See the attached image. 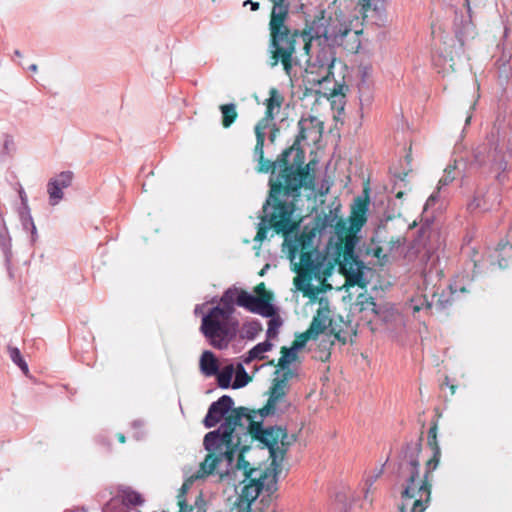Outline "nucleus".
<instances>
[{"instance_id": "obj_51", "label": "nucleus", "mask_w": 512, "mask_h": 512, "mask_svg": "<svg viewBox=\"0 0 512 512\" xmlns=\"http://www.w3.org/2000/svg\"><path fill=\"white\" fill-rule=\"evenodd\" d=\"M19 197H20V206L18 208H21V209L29 208L28 198H27L26 192L23 189V187H20V189H19Z\"/></svg>"}, {"instance_id": "obj_5", "label": "nucleus", "mask_w": 512, "mask_h": 512, "mask_svg": "<svg viewBox=\"0 0 512 512\" xmlns=\"http://www.w3.org/2000/svg\"><path fill=\"white\" fill-rule=\"evenodd\" d=\"M420 452L419 443L409 442L399 456L397 478L403 482L399 512H425L430 505L431 485L428 482V474L437 468L441 449L436 447L432 451V458L427 462V470L423 477L420 476Z\"/></svg>"}, {"instance_id": "obj_43", "label": "nucleus", "mask_w": 512, "mask_h": 512, "mask_svg": "<svg viewBox=\"0 0 512 512\" xmlns=\"http://www.w3.org/2000/svg\"><path fill=\"white\" fill-rule=\"evenodd\" d=\"M144 425V422L140 419H136L131 423V427L135 430L133 437L137 441L142 440L144 438V431L141 429Z\"/></svg>"}, {"instance_id": "obj_32", "label": "nucleus", "mask_w": 512, "mask_h": 512, "mask_svg": "<svg viewBox=\"0 0 512 512\" xmlns=\"http://www.w3.org/2000/svg\"><path fill=\"white\" fill-rule=\"evenodd\" d=\"M0 250L4 255V258H7V262H9V256H13V252L12 238L10 236L8 228L0 231Z\"/></svg>"}, {"instance_id": "obj_44", "label": "nucleus", "mask_w": 512, "mask_h": 512, "mask_svg": "<svg viewBox=\"0 0 512 512\" xmlns=\"http://www.w3.org/2000/svg\"><path fill=\"white\" fill-rule=\"evenodd\" d=\"M410 307L413 313L415 314L417 312H420L424 308L430 309L432 307V303H430L426 298H424L423 300H419V303L415 300H412Z\"/></svg>"}, {"instance_id": "obj_64", "label": "nucleus", "mask_w": 512, "mask_h": 512, "mask_svg": "<svg viewBox=\"0 0 512 512\" xmlns=\"http://www.w3.org/2000/svg\"><path fill=\"white\" fill-rule=\"evenodd\" d=\"M14 56H16V57H22V53H21V51H20V50H18V49L14 50Z\"/></svg>"}, {"instance_id": "obj_52", "label": "nucleus", "mask_w": 512, "mask_h": 512, "mask_svg": "<svg viewBox=\"0 0 512 512\" xmlns=\"http://www.w3.org/2000/svg\"><path fill=\"white\" fill-rule=\"evenodd\" d=\"M12 258L13 256H9V262H7V258H4V265L6 267L8 277L10 280H13L15 278L14 271L12 268Z\"/></svg>"}, {"instance_id": "obj_26", "label": "nucleus", "mask_w": 512, "mask_h": 512, "mask_svg": "<svg viewBox=\"0 0 512 512\" xmlns=\"http://www.w3.org/2000/svg\"><path fill=\"white\" fill-rule=\"evenodd\" d=\"M368 202L358 198L352 208L351 223L353 226L361 227L366 222V215L368 212Z\"/></svg>"}, {"instance_id": "obj_18", "label": "nucleus", "mask_w": 512, "mask_h": 512, "mask_svg": "<svg viewBox=\"0 0 512 512\" xmlns=\"http://www.w3.org/2000/svg\"><path fill=\"white\" fill-rule=\"evenodd\" d=\"M489 259L491 266H497L500 269L508 267L512 260V227L508 231L507 240L498 244Z\"/></svg>"}, {"instance_id": "obj_42", "label": "nucleus", "mask_w": 512, "mask_h": 512, "mask_svg": "<svg viewBox=\"0 0 512 512\" xmlns=\"http://www.w3.org/2000/svg\"><path fill=\"white\" fill-rule=\"evenodd\" d=\"M264 141H265V138H263V136L258 134V137H256V145L254 148V156L258 160V162H263V159H264V156H263Z\"/></svg>"}, {"instance_id": "obj_31", "label": "nucleus", "mask_w": 512, "mask_h": 512, "mask_svg": "<svg viewBox=\"0 0 512 512\" xmlns=\"http://www.w3.org/2000/svg\"><path fill=\"white\" fill-rule=\"evenodd\" d=\"M243 364L244 363H238L236 368L234 367L235 379H234V382L232 383L233 389L243 388L250 381V376L246 372Z\"/></svg>"}, {"instance_id": "obj_38", "label": "nucleus", "mask_w": 512, "mask_h": 512, "mask_svg": "<svg viewBox=\"0 0 512 512\" xmlns=\"http://www.w3.org/2000/svg\"><path fill=\"white\" fill-rule=\"evenodd\" d=\"M275 374L276 377L274 379L284 385H288L289 380L296 375V373L289 367L286 370H281L278 368Z\"/></svg>"}, {"instance_id": "obj_2", "label": "nucleus", "mask_w": 512, "mask_h": 512, "mask_svg": "<svg viewBox=\"0 0 512 512\" xmlns=\"http://www.w3.org/2000/svg\"><path fill=\"white\" fill-rule=\"evenodd\" d=\"M289 150L283 152V159L270 162L263 159L259 162L260 172H269L270 191L263 205V216L258 224L255 241L262 242L267 238V232L274 229L276 233H287L296 227L292 220L295 211V201L300 196L307 173L302 167L287 166L286 157Z\"/></svg>"}, {"instance_id": "obj_29", "label": "nucleus", "mask_w": 512, "mask_h": 512, "mask_svg": "<svg viewBox=\"0 0 512 512\" xmlns=\"http://www.w3.org/2000/svg\"><path fill=\"white\" fill-rule=\"evenodd\" d=\"M222 113V125L225 128H229L237 119L236 105L234 103H228L220 106Z\"/></svg>"}, {"instance_id": "obj_33", "label": "nucleus", "mask_w": 512, "mask_h": 512, "mask_svg": "<svg viewBox=\"0 0 512 512\" xmlns=\"http://www.w3.org/2000/svg\"><path fill=\"white\" fill-rule=\"evenodd\" d=\"M273 8L270 18H288L289 4L286 0H271Z\"/></svg>"}, {"instance_id": "obj_41", "label": "nucleus", "mask_w": 512, "mask_h": 512, "mask_svg": "<svg viewBox=\"0 0 512 512\" xmlns=\"http://www.w3.org/2000/svg\"><path fill=\"white\" fill-rule=\"evenodd\" d=\"M245 334L248 339H254L258 332L262 330V326L258 321H252L244 325Z\"/></svg>"}, {"instance_id": "obj_49", "label": "nucleus", "mask_w": 512, "mask_h": 512, "mask_svg": "<svg viewBox=\"0 0 512 512\" xmlns=\"http://www.w3.org/2000/svg\"><path fill=\"white\" fill-rule=\"evenodd\" d=\"M438 198H439V191L437 190V191L433 192L427 199L425 206H424V210L427 211L428 209L433 207L435 205V203L438 201Z\"/></svg>"}, {"instance_id": "obj_30", "label": "nucleus", "mask_w": 512, "mask_h": 512, "mask_svg": "<svg viewBox=\"0 0 512 512\" xmlns=\"http://www.w3.org/2000/svg\"><path fill=\"white\" fill-rule=\"evenodd\" d=\"M282 103V97L275 88L270 89V96L266 101V114L275 117V111L277 112Z\"/></svg>"}, {"instance_id": "obj_10", "label": "nucleus", "mask_w": 512, "mask_h": 512, "mask_svg": "<svg viewBox=\"0 0 512 512\" xmlns=\"http://www.w3.org/2000/svg\"><path fill=\"white\" fill-rule=\"evenodd\" d=\"M342 43L323 42L317 44L315 53L311 54L307 60L305 68L306 81L313 85H321L329 81L333 75L332 69L336 60L334 46Z\"/></svg>"}, {"instance_id": "obj_61", "label": "nucleus", "mask_w": 512, "mask_h": 512, "mask_svg": "<svg viewBox=\"0 0 512 512\" xmlns=\"http://www.w3.org/2000/svg\"><path fill=\"white\" fill-rule=\"evenodd\" d=\"M118 440H119V442L124 443L126 441V438L122 433H120L118 435Z\"/></svg>"}, {"instance_id": "obj_45", "label": "nucleus", "mask_w": 512, "mask_h": 512, "mask_svg": "<svg viewBox=\"0 0 512 512\" xmlns=\"http://www.w3.org/2000/svg\"><path fill=\"white\" fill-rule=\"evenodd\" d=\"M428 445L431 447L432 451L436 447H440L437 441V425L434 424L432 427H430L428 431Z\"/></svg>"}, {"instance_id": "obj_39", "label": "nucleus", "mask_w": 512, "mask_h": 512, "mask_svg": "<svg viewBox=\"0 0 512 512\" xmlns=\"http://www.w3.org/2000/svg\"><path fill=\"white\" fill-rule=\"evenodd\" d=\"M275 374L276 377L274 379L284 385H288L289 380L296 375V373L289 367L286 370H281L278 368Z\"/></svg>"}, {"instance_id": "obj_40", "label": "nucleus", "mask_w": 512, "mask_h": 512, "mask_svg": "<svg viewBox=\"0 0 512 512\" xmlns=\"http://www.w3.org/2000/svg\"><path fill=\"white\" fill-rule=\"evenodd\" d=\"M356 243H357V240L353 236H348L346 238L345 243H344L343 258L344 257L350 258L352 256H358L355 253Z\"/></svg>"}, {"instance_id": "obj_6", "label": "nucleus", "mask_w": 512, "mask_h": 512, "mask_svg": "<svg viewBox=\"0 0 512 512\" xmlns=\"http://www.w3.org/2000/svg\"><path fill=\"white\" fill-rule=\"evenodd\" d=\"M242 290L236 286L229 287L220 297L219 304L202 316L199 330L207 343L217 350L227 349L237 337L239 321L233 314Z\"/></svg>"}, {"instance_id": "obj_21", "label": "nucleus", "mask_w": 512, "mask_h": 512, "mask_svg": "<svg viewBox=\"0 0 512 512\" xmlns=\"http://www.w3.org/2000/svg\"><path fill=\"white\" fill-rule=\"evenodd\" d=\"M477 268V261L473 260V275H469L467 273H460L455 277V279L449 285L452 297H454L457 293L468 292V286L472 283Z\"/></svg>"}, {"instance_id": "obj_3", "label": "nucleus", "mask_w": 512, "mask_h": 512, "mask_svg": "<svg viewBox=\"0 0 512 512\" xmlns=\"http://www.w3.org/2000/svg\"><path fill=\"white\" fill-rule=\"evenodd\" d=\"M293 230L294 228L282 233L285 236L283 250L288 253L290 261L295 265V285L304 296L315 298L320 288L314 287L311 282H326L332 274L333 265L325 252L314 247L316 235L313 230L303 231L291 237L290 233Z\"/></svg>"}, {"instance_id": "obj_53", "label": "nucleus", "mask_w": 512, "mask_h": 512, "mask_svg": "<svg viewBox=\"0 0 512 512\" xmlns=\"http://www.w3.org/2000/svg\"><path fill=\"white\" fill-rule=\"evenodd\" d=\"M348 87L344 84H336L332 90L333 95H344Z\"/></svg>"}, {"instance_id": "obj_59", "label": "nucleus", "mask_w": 512, "mask_h": 512, "mask_svg": "<svg viewBox=\"0 0 512 512\" xmlns=\"http://www.w3.org/2000/svg\"><path fill=\"white\" fill-rule=\"evenodd\" d=\"M445 384H446L447 386H449V388H450V390H451V393H452V394H455V392H456V388H457V387H456L455 385H450V383H449V378H448V377H446V378H445Z\"/></svg>"}, {"instance_id": "obj_8", "label": "nucleus", "mask_w": 512, "mask_h": 512, "mask_svg": "<svg viewBox=\"0 0 512 512\" xmlns=\"http://www.w3.org/2000/svg\"><path fill=\"white\" fill-rule=\"evenodd\" d=\"M236 472L241 471L244 486L239 494L237 501L231 508V512H251L252 503L258 498L264 488L266 475L258 468H252L250 463L245 460L243 455H239L235 463ZM191 512H207L208 503L204 500L202 493H197L194 499V505L190 508Z\"/></svg>"}, {"instance_id": "obj_1", "label": "nucleus", "mask_w": 512, "mask_h": 512, "mask_svg": "<svg viewBox=\"0 0 512 512\" xmlns=\"http://www.w3.org/2000/svg\"><path fill=\"white\" fill-rule=\"evenodd\" d=\"M248 412L249 408L236 407L216 430L204 436L203 446L208 454L197 471L186 475L177 495L178 512H191L195 496L187 495V492L195 481L215 474L221 479L235 474L236 455L244 456L254 442L261 449L269 450L271 466L277 476L278 468L291 445L287 429L282 426L262 427L259 423L255 425L247 417Z\"/></svg>"}, {"instance_id": "obj_22", "label": "nucleus", "mask_w": 512, "mask_h": 512, "mask_svg": "<svg viewBox=\"0 0 512 512\" xmlns=\"http://www.w3.org/2000/svg\"><path fill=\"white\" fill-rule=\"evenodd\" d=\"M118 497L121 499V504L128 509L141 506L145 501L141 493L129 486L121 487Z\"/></svg>"}, {"instance_id": "obj_60", "label": "nucleus", "mask_w": 512, "mask_h": 512, "mask_svg": "<svg viewBox=\"0 0 512 512\" xmlns=\"http://www.w3.org/2000/svg\"><path fill=\"white\" fill-rule=\"evenodd\" d=\"M27 70L31 72H36L38 70V66L33 63L27 67Z\"/></svg>"}, {"instance_id": "obj_55", "label": "nucleus", "mask_w": 512, "mask_h": 512, "mask_svg": "<svg viewBox=\"0 0 512 512\" xmlns=\"http://www.w3.org/2000/svg\"><path fill=\"white\" fill-rule=\"evenodd\" d=\"M243 5L244 6L250 5L252 11H257L259 9V3L258 2H254L252 0H246L243 3Z\"/></svg>"}, {"instance_id": "obj_47", "label": "nucleus", "mask_w": 512, "mask_h": 512, "mask_svg": "<svg viewBox=\"0 0 512 512\" xmlns=\"http://www.w3.org/2000/svg\"><path fill=\"white\" fill-rule=\"evenodd\" d=\"M367 254H371L376 257L381 263L387 260V255L383 253V249L379 246H372L367 249Z\"/></svg>"}, {"instance_id": "obj_62", "label": "nucleus", "mask_w": 512, "mask_h": 512, "mask_svg": "<svg viewBox=\"0 0 512 512\" xmlns=\"http://www.w3.org/2000/svg\"><path fill=\"white\" fill-rule=\"evenodd\" d=\"M201 309H202V307L200 305H196V307L194 309L195 315H198L201 312Z\"/></svg>"}, {"instance_id": "obj_56", "label": "nucleus", "mask_w": 512, "mask_h": 512, "mask_svg": "<svg viewBox=\"0 0 512 512\" xmlns=\"http://www.w3.org/2000/svg\"><path fill=\"white\" fill-rule=\"evenodd\" d=\"M10 144H13V139L11 138V136L6 135L5 141H4V149L8 150Z\"/></svg>"}, {"instance_id": "obj_63", "label": "nucleus", "mask_w": 512, "mask_h": 512, "mask_svg": "<svg viewBox=\"0 0 512 512\" xmlns=\"http://www.w3.org/2000/svg\"><path fill=\"white\" fill-rule=\"evenodd\" d=\"M268 268H269V265H268V264H266V265L262 268V270L260 271V273H259V274H260V276H263V275H264V273H266V270H267Z\"/></svg>"}, {"instance_id": "obj_37", "label": "nucleus", "mask_w": 512, "mask_h": 512, "mask_svg": "<svg viewBox=\"0 0 512 512\" xmlns=\"http://www.w3.org/2000/svg\"><path fill=\"white\" fill-rule=\"evenodd\" d=\"M274 116L269 117V115L265 114V117L262 118L255 126V134L258 137V134L265 138V130L269 128L271 122L273 121Z\"/></svg>"}, {"instance_id": "obj_20", "label": "nucleus", "mask_w": 512, "mask_h": 512, "mask_svg": "<svg viewBox=\"0 0 512 512\" xmlns=\"http://www.w3.org/2000/svg\"><path fill=\"white\" fill-rule=\"evenodd\" d=\"M304 338L300 340H295L291 347H282L281 348V357L278 360L277 367L281 370H286L289 365L295 362L298 358V352L304 348L306 344V336L303 335Z\"/></svg>"}, {"instance_id": "obj_12", "label": "nucleus", "mask_w": 512, "mask_h": 512, "mask_svg": "<svg viewBox=\"0 0 512 512\" xmlns=\"http://www.w3.org/2000/svg\"><path fill=\"white\" fill-rule=\"evenodd\" d=\"M288 388L289 385H284L273 379L266 405L257 411L249 409L247 413L249 420H252L255 425L259 423L262 427H265L263 424L265 418L285 413L289 407V403L286 400Z\"/></svg>"}, {"instance_id": "obj_4", "label": "nucleus", "mask_w": 512, "mask_h": 512, "mask_svg": "<svg viewBox=\"0 0 512 512\" xmlns=\"http://www.w3.org/2000/svg\"><path fill=\"white\" fill-rule=\"evenodd\" d=\"M420 452L419 443L409 442L399 456L397 478L403 482L399 512H425L430 505L431 485L428 482V474L437 468L441 449L436 447L432 451V458L427 462V470L423 477L420 476Z\"/></svg>"}, {"instance_id": "obj_27", "label": "nucleus", "mask_w": 512, "mask_h": 512, "mask_svg": "<svg viewBox=\"0 0 512 512\" xmlns=\"http://www.w3.org/2000/svg\"><path fill=\"white\" fill-rule=\"evenodd\" d=\"M7 350L11 361L21 370L24 375L27 376L29 374V366L20 349L15 346L8 345Z\"/></svg>"}, {"instance_id": "obj_54", "label": "nucleus", "mask_w": 512, "mask_h": 512, "mask_svg": "<svg viewBox=\"0 0 512 512\" xmlns=\"http://www.w3.org/2000/svg\"><path fill=\"white\" fill-rule=\"evenodd\" d=\"M118 500L116 498H112L110 499L106 504H104L103 508H102V511L103 512H112V509L114 508L115 506V503L117 502Z\"/></svg>"}, {"instance_id": "obj_7", "label": "nucleus", "mask_w": 512, "mask_h": 512, "mask_svg": "<svg viewBox=\"0 0 512 512\" xmlns=\"http://www.w3.org/2000/svg\"><path fill=\"white\" fill-rule=\"evenodd\" d=\"M286 21L287 18H270L269 65L273 68L281 63L286 75L292 80L293 68L299 64L295 52L300 31L290 28Z\"/></svg>"}, {"instance_id": "obj_35", "label": "nucleus", "mask_w": 512, "mask_h": 512, "mask_svg": "<svg viewBox=\"0 0 512 512\" xmlns=\"http://www.w3.org/2000/svg\"><path fill=\"white\" fill-rule=\"evenodd\" d=\"M326 320L322 317L315 316L311 322L310 328L307 331V334L317 336L323 333L326 329Z\"/></svg>"}, {"instance_id": "obj_25", "label": "nucleus", "mask_w": 512, "mask_h": 512, "mask_svg": "<svg viewBox=\"0 0 512 512\" xmlns=\"http://www.w3.org/2000/svg\"><path fill=\"white\" fill-rule=\"evenodd\" d=\"M273 347V344L267 339L263 342H260L253 346L246 355L243 356V363L249 364L253 360H262L265 358L264 353L270 351Z\"/></svg>"}, {"instance_id": "obj_9", "label": "nucleus", "mask_w": 512, "mask_h": 512, "mask_svg": "<svg viewBox=\"0 0 512 512\" xmlns=\"http://www.w3.org/2000/svg\"><path fill=\"white\" fill-rule=\"evenodd\" d=\"M351 28L345 23L327 18L324 12L315 17L306 24V28L301 32L300 37L304 41V50L307 54L312 47V43L321 44L323 42L343 43L344 38L351 33Z\"/></svg>"}, {"instance_id": "obj_15", "label": "nucleus", "mask_w": 512, "mask_h": 512, "mask_svg": "<svg viewBox=\"0 0 512 512\" xmlns=\"http://www.w3.org/2000/svg\"><path fill=\"white\" fill-rule=\"evenodd\" d=\"M234 401L229 395H222L217 401H214L208 408V412L204 418L206 428L214 427L225 415V419L229 417L233 408Z\"/></svg>"}, {"instance_id": "obj_11", "label": "nucleus", "mask_w": 512, "mask_h": 512, "mask_svg": "<svg viewBox=\"0 0 512 512\" xmlns=\"http://www.w3.org/2000/svg\"><path fill=\"white\" fill-rule=\"evenodd\" d=\"M474 160L479 166L489 165L490 171L495 173L496 180L500 184L504 183L507 177V162L503 152L498 149V141L494 134L488 136L486 141L474 150Z\"/></svg>"}, {"instance_id": "obj_14", "label": "nucleus", "mask_w": 512, "mask_h": 512, "mask_svg": "<svg viewBox=\"0 0 512 512\" xmlns=\"http://www.w3.org/2000/svg\"><path fill=\"white\" fill-rule=\"evenodd\" d=\"M238 306L262 317H272L276 314V308L272 303L245 290L240 292Z\"/></svg>"}, {"instance_id": "obj_58", "label": "nucleus", "mask_w": 512, "mask_h": 512, "mask_svg": "<svg viewBox=\"0 0 512 512\" xmlns=\"http://www.w3.org/2000/svg\"><path fill=\"white\" fill-rule=\"evenodd\" d=\"M437 302L441 308H444L449 303V300H444L443 296H440Z\"/></svg>"}, {"instance_id": "obj_50", "label": "nucleus", "mask_w": 512, "mask_h": 512, "mask_svg": "<svg viewBox=\"0 0 512 512\" xmlns=\"http://www.w3.org/2000/svg\"><path fill=\"white\" fill-rule=\"evenodd\" d=\"M154 173L153 171V164H144L140 168L139 176L141 177H148L149 175H152Z\"/></svg>"}, {"instance_id": "obj_17", "label": "nucleus", "mask_w": 512, "mask_h": 512, "mask_svg": "<svg viewBox=\"0 0 512 512\" xmlns=\"http://www.w3.org/2000/svg\"><path fill=\"white\" fill-rule=\"evenodd\" d=\"M73 178L74 173L70 170H66L60 172L48 181L47 193L50 205L55 206L63 199V189L71 186Z\"/></svg>"}, {"instance_id": "obj_24", "label": "nucleus", "mask_w": 512, "mask_h": 512, "mask_svg": "<svg viewBox=\"0 0 512 512\" xmlns=\"http://www.w3.org/2000/svg\"><path fill=\"white\" fill-rule=\"evenodd\" d=\"M219 364L215 354L205 350L200 357V371L205 376H214L218 373Z\"/></svg>"}, {"instance_id": "obj_13", "label": "nucleus", "mask_w": 512, "mask_h": 512, "mask_svg": "<svg viewBox=\"0 0 512 512\" xmlns=\"http://www.w3.org/2000/svg\"><path fill=\"white\" fill-rule=\"evenodd\" d=\"M298 128L299 132L293 144L294 148L300 146L303 142H318L322 137L323 122L315 116L308 115L299 120Z\"/></svg>"}, {"instance_id": "obj_48", "label": "nucleus", "mask_w": 512, "mask_h": 512, "mask_svg": "<svg viewBox=\"0 0 512 512\" xmlns=\"http://www.w3.org/2000/svg\"><path fill=\"white\" fill-rule=\"evenodd\" d=\"M384 0H362V5L364 9L373 8L375 11H378L382 8Z\"/></svg>"}, {"instance_id": "obj_34", "label": "nucleus", "mask_w": 512, "mask_h": 512, "mask_svg": "<svg viewBox=\"0 0 512 512\" xmlns=\"http://www.w3.org/2000/svg\"><path fill=\"white\" fill-rule=\"evenodd\" d=\"M433 63L436 67L442 66V69L439 70V72L448 73L450 70L454 71L453 58L447 59V57L439 54L433 57Z\"/></svg>"}, {"instance_id": "obj_16", "label": "nucleus", "mask_w": 512, "mask_h": 512, "mask_svg": "<svg viewBox=\"0 0 512 512\" xmlns=\"http://www.w3.org/2000/svg\"><path fill=\"white\" fill-rule=\"evenodd\" d=\"M364 268V262L360 260L359 256L344 257L340 263V270L350 285H358L360 287L367 285L363 274Z\"/></svg>"}, {"instance_id": "obj_36", "label": "nucleus", "mask_w": 512, "mask_h": 512, "mask_svg": "<svg viewBox=\"0 0 512 512\" xmlns=\"http://www.w3.org/2000/svg\"><path fill=\"white\" fill-rule=\"evenodd\" d=\"M269 318L266 336L267 338H273L276 337L278 329L282 325V321L279 317H275V315Z\"/></svg>"}, {"instance_id": "obj_46", "label": "nucleus", "mask_w": 512, "mask_h": 512, "mask_svg": "<svg viewBox=\"0 0 512 512\" xmlns=\"http://www.w3.org/2000/svg\"><path fill=\"white\" fill-rule=\"evenodd\" d=\"M453 170H454L453 168L445 169V175L439 180V183L437 186L438 191H440L442 189V187L449 185L453 181V179H454V176L452 175Z\"/></svg>"}, {"instance_id": "obj_28", "label": "nucleus", "mask_w": 512, "mask_h": 512, "mask_svg": "<svg viewBox=\"0 0 512 512\" xmlns=\"http://www.w3.org/2000/svg\"><path fill=\"white\" fill-rule=\"evenodd\" d=\"M234 374V365L229 364L222 368V370L218 369V373L215 375L217 377V384L221 389H228L232 387L231 380Z\"/></svg>"}, {"instance_id": "obj_57", "label": "nucleus", "mask_w": 512, "mask_h": 512, "mask_svg": "<svg viewBox=\"0 0 512 512\" xmlns=\"http://www.w3.org/2000/svg\"><path fill=\"white\" fill-rule=\"evenodd\" d=\"M6 228H7V225L4 220V216H3L2 212L0 211V231L3 229H6Z\"/></svg>"}, {"instance_id": "obj_19", "label": "nucleus", "mask_w": 512, "mask_h": 512, "mask_svg": "<svg viewBox=\"0 0 512 512\" xmlns=\"http://www.w3.org/2000/svg\"><path fill=\"white\" fill-rule=\"evenodd\" d=\"M501 203L500 194L498 190L493 188L487 190L485 193L478 192L473 200L468 204V210L473 212L477 209L481 211H490L495 209Z\"/></svg>"}, {"instance_id": "obj_23", "label": "nucleus", "mask_w": 512, "mask_h": 512, "mask_svg": "<svg viewBox=\"0 0 512 512\" xmlns=\"http://www.w3.org/2000/svg\"><path fill=\"white\" fill-rule=\"evenodd\" d=\"M18 216L22 229L30 233V244L34 245L38 239V231L31 215L30 207L25 209L18 208Z\"/></svg>"}]
</instances>
